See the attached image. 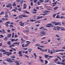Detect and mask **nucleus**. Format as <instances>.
Returning <instances> with one entry per match:
<instances>
[{
    "label": "nucleus",
    "instance_id": "18",
    "mask_svg": "<svg viewBox=\"0 0 65 65\" xmlns=\"http://www.w3.org/2000/svg\"><path fill=\"white\" fill-rule=\"evenodd\" d=\"M52 4H53L52 5L53 6H55L57 4H56V3H52Z\"/></svg>",
    "mask_w": 65,
    "mask_h": 65
},
{
    "label": "nucleus",
    "instance_id": "13",
    "mask_svg": "<svg viewBox=\"0 0 65 65\" xmlns=\"http://www.w3.org/2000/svg\"><path fill=\"white\" fill-rule=\"evenodd\" d=\"M0 51L1 52H6V51H5V50H3L2 49H1L0 50Z\"/></svg>",
    "mask_w": 65,
    "mask_h": 65
},
{
    "label": "nucleus",
    "instance_id": "44",
    "mask_svg": "<svg viewBox=\"0 0 65 65\" xmlns=\"http://www.w3.org/2000/svg\"><path fill=\"white\" fill-rule=\"evenodd\" d=\"M37 48H38V50H42L41 48L39 47H38Z\"/></svg>",
    "mask_w": 65,
    "mask_h": 65
},
{
    "label": "nucleus",
    "instance_id": "17",
    "mask_svg": "<svg viewBox=\"0 0 65 65\" xmlns=\"http://www.w3.org/2000/svg\"><path fill=\"white\" fill-rule=\"evenodd\" d=\"M4 11H2L0 13V15H2V14H4Z\"/></svg>",
    "mask_w": 65,
    "mask_h": 65
},
{
    "label": "nucleus",
    "instance_id": "14",
    "mask_svg": "<svg viewBox=\"0 0 65 65\" xmlns=\"http://www.w3.org/2000/svg\"><path fill=\"white\" fill-rule=\"evenodd\" d=\"M62 51H64V50H58V51L56 50L55 51V52H61Z\"/></svg>",
    "mask_w": 65,
    "mask_h": 65
},
{
    "label": "nucleus",
    "instance_id": "38",
    "mask_svg": "<svg viewBox=\"0 0 65 65\" xmlns=\"http://www.w3.org/2000/svg\"><path fill=\"white\" fill-rule=\"evenodd\" d=\"M55 36L56 37H60V36H59L58 35H55Z\"/></svg>",
    "mask_w": 65,
    "mask_h": 65
},
{
    "label": "nucleus",
    "instance_id": "63",
    "mask_svg": "<svg viewBox=\"0 0 65 65\" xmlns=\"http://www.w3.org/2000/svg\"><path fill=\"white\" fill-rule=\"evenodd\" d=\"M11 41H14L15 40V39H12L11 40Z\"/></svg>",
    "mask_w": 65,
    "mask_h": 65
},
{
    "label": "nucleus",
    "instance_id": "62",
    "mask_svg": "<svg viewBox=\"0 0 65 65\" xmlns=\"http://www.w3.org/2000/svg\"><path fill=\"white\" fill-rule=\"evenodd\" d=\"M37 23H40V21H38L37 22Z\"/></svg>",
    "mask_w": 65,
    "mask_h": 65
},
{
    "label": "nucleus",
    "instance_id": "27",
    "mask_svg": "<svg viewBox=\"0 0 65 65\" xmlns=\"http://www.w3.org/2000/svg\"><path fill=\"white\" fill-rule=\"evenodd\" d=\"M26 42H28L27 44H28V45H29V44H30V42L28 41H26Z\"/></svg>",
    "mask_w": 65,
    "mask_h": 65
},
{
    "label": "nucleus",
    "instance_id": "54",
    "mask_svg": "<svg viewBox=\"0 0 65 65\" xmlns=\"http://www.w3.org/2000/svg\"><path fill=\"white\" fill-rule=\"evenodd\" d=\"M61 30L62 31H65V29L64 28H61Z\"/></svg>",
    "mask_w": 65,
    "mask_h": 65
},
{
    "label": "nucleus",
    "instance_id": "39",
    "mask_svg": "<svg viewBox=\"0 0 65 65\" xmlns=\"http://www.w3.org/2000/svg\"><path fill=\"white\" fill-rule=\"evenodd\" d=\"M39 1L40 2H41V3H42V2H44V1L41 0H39Z\"/></svg>",
    "mask_w": 65,
    "mask_h": 65
},
{
    "label": "nucleus",
    "instance_id": "58",
    "mask_svg": "<svg viewBox=\"0 0 65 65\" xmlns=\"http://www.w3.org/2000/svg\"><path fill=\"white\" fill-rule=\"evenodd\" d=\"M7 13H8L6 12H5V15H6L7 14Z\"/></svg>",
    "mask_w": 65,
    "mask_h": 65
},
{
    "label": "nucleus",
    "instance_id": "5",
    "mask_svg": "<svg viewBox=\"0 0 65 65\" xmlns=\"http://www.w3.org/2000/svg\"><path fill=\"white\" fill-rule=\"evenodd\" d=\"M7 62H10V63H12L14 62V61L11 60V59L10 58H7Z\"/></svg>",
    "mask_w": 65,
    "mask_h": 65
},
{
    "label": "nucleus",
    "instance_id": "3",
    "mask_svg": "<svg viewBox=\"0 0 65 65\" xmlns=\"http://www.w3.org/2000/svg\"><path fill=\"white\" fill-rule=\"evenodd\" d=\"M45 26L48 28H51L53 26V25L52 23H49L47 24V25H45Z\"/></svg>",
    "mask_w": 65,
    "mask_h": 65
},
{
    "label": "nucleus",
    "instance_id": "12",
    "mask_svg": "<svg viewBox=\"0 0 65 65\" xmlns=\"http://www.w3.org/2000/svg\"><path fill=\"white\" fill-rule=\"evenodd\" d=\"M24 7H23V8L24 9H26V8H27V5L26 4H24Z\"/></svg>",
    "mask_w": 65,
    "mask_h": 65
},
{
    "label": "nucleus",
    "instance_id": "2",
    "mask_svg": "<svg viewBox=\"0 0 65 65\" xmlns=\"http://www.w3.org/2000/svg\"><path fill=\"white\" fill-rule=\"evenodd\" d=\"M23 18H28V16L26 15L25 14H24L23 15H20V16L18 17V18H20V19H22L23 18Z\"/></svg>",
    "mask_w": 65,
    "mask_h": 65
},
{
    "label": "nucleus",
    "instance_id": "56",
    "mask_svg": "<svg viewBox=\"0 0 65 65\" xmlns=\"http://www.w3.org/2000/svg\"><path fill=\"white\" fill-rule=\"evenodd\" d=\"M40 25V24H38L36 25V27H38V26H39Z\"/></svg>",
    "mask_w": 65,
    "mask_h": 65
},
{
    "label": "nucleus",
    "instance_id": "36",
    "mask_svg": "<svg viewBox=\"0 0 65 65\" xmlns=\"http://www.w3.org/2000/svg\"><path fill=\"white\" fill-rule=\"evenodd\" d=\"M56 14H54L53 15V18H55V17L56 16Z\"/></svg>",
    "mask_w": 65,
    "mask_h": 65
},
{
    "label": "nucleus",
    "instance_id": "7",
    "mask_svg": "<svg viewBox=\"0 0 65 65\" xmlns=\"http://www.w3.org/2000/svg\"><path fill=\"white\" fill-rule=\"evenodd\" d=\"M22 52L21 51H19V53L18 54H19L20 56H22L23 55H22Z\"/></svg>",
    "mask_w": 65,
    "mask_h": 65
},
{
    "label": "nucleus",
    "instance_id": "37",
    "mask_svg": "<svg viewBox=\"0 0 65 65\" xmlns=\"http://www.w3.org/2000/svg\"><path fill=\"white\" fill-rule=\"evenodd\" d=\"M37 4H38V5H40V2H37Z\"/></svg>",
    "mask_w": 65,
    "mask_h": 65
},
{
    "label": "nucleus",
    "instance_id": "15",
    "mask_svg": "<svg viewBox=\"0 0 65 65\" xmlns=\"http://www.w3.org/2000/svg\"><path fill=\"white\" fill-rule=\"evenodd\" d=\"M8 53L6 54L8 56H9V55H12V53L11 52H8Z\"/></svg>",
    "mask_w": 65,
    "mask_h": 65
},
{
    "label": "nucleus",
    "instance_id": "8",
    "mask_svg": "<svg viewBox=\"0 0 65 65\" xmlns=\"http://www.w3.org/2000/svg\"><path fill=\"white\" fill-rule=\"evenodd\" d=\"M12 6V4H8V5H7L6 6V7L8 8L10 7H11V6Z\"/></svg>",
    "mask_w": 65,
    "mask_h": 65
},
{
    "label": "nucleus",
    "instance_id": "59",
    "mask_svg": "<svg viewBox=\"0 0 65 65\" xmlns=\"http://www.w3.org/2000/svg\"><path fill=\"white\" fill-rule=\"evenodd\" d=\"M26 32H29V30L27 29V30H26Z\"/></svg>",
    "mask_w": 65,
    "mask_h": 65
},
{
    "label": "nucleus",
    "instance_id": "50",
    "mask_svg": "<svg viewBox=\"0 0 65 65\" xmlns=\"http://www.w3.org/2000/svg\"><path fill=\"white\" fill-rule=\"evenodd\" d=\"M2 20L3 21H5V19L4 18H3L2 19Z\"/></svg>",
    "mask_w": 65,
    "mask_h": 65
},
{
    "label": "nucleus",
    "instance_id": "40",
    "mask_svg": "<svg viewBox=\"0 0 65 65\" xmlns=\"http://www.w3.org/2000/svg\"><path fill=\"white\" fill-rule=\"evenodd\" d=\"M8 15L7 14L5 15V18H8Z\"/></svg>",
    "mask_w": 65,
    "mask_h": 65
},
{
    "label": "nucleus",
    "instance_id": "48",
    "mask_svg": "<svg viewBox=\"0 0 65 65\" xmlns=\"http://www.w3.org/2000/svg\"><path fill=\"white\" fill-rule=\"evenodd\" d=\"M10 23V21H9L7 22L6 23H7V24H9Z\"/></svg>",
    "mask_w": 65,
    "mask_h": 65
},
{
    "label": "nucleus",
    "instance_id": "11",
    "mask_svg": "<svg viewBox=\"0 0 65 65\" xmlns=\"http://www.w3.org/2000/svg\"><path fill=\"white\" fill-rule=\"evenodd\" d=\"M20 42H15V43H14L13 44H17V45H19L20 44Z\"/></svg>",
    "mask_w": 65,
    "mask_h": 65
},
{
    "label": "nucleus",
    "instance_id": "46",
    "mask_svg": "<svg viewBox=\"0 0 65 65\" xmlns=\"http://www.w3.org/2000/svg\"><path fill=\"white\" fill-rule=\"evenodd\" d=\"M22 46L23 47H24L25 46L24 45V44H23L22 45Z\"/></svg>",
    "mask_w": 65,
    "mask_h": 65
},
{
    "label": "nucleus",
    "instance_id": "6",
    "mask_svg": "<svg viewBox=\"0 0 65 65\" xmlns=\"http://www.w3.org/2000/svg\"><path fill=\"white\" fill-rule=\"evenodd\" d=\"M21 41H22V42H21V44H22V43H24L25 41H26V40L23 39L21 38Z\"/></svg>",
    "mask_w": 65,
    "mask_h": 65
},
{
    "label": "nucleus",
    "instance_id": "9",
    "mask_svg": "<svg viewBox=\"0 0 65 65\" xmlns=\"http://www.w3.org/2000/svg\"><path fill=\"white\" fill-rule=\"evenodd\" d=\"M24 13H27V14H29L30 13L29 12H28L27 11H22Z\"/></svg>",
    "mask_w": 65,
    "mask_h": 65
},
{
    "label": "nucleus",
    "instance_id": "31",
    "mask_svg": "<svg viewBox=\"0 0 65 65\" xmlns=\"http://www.w3.org/2000/svg\"><path fill=\"white\" fill-rule=\"evenodd\" d=\"M9 27L10 28H13V25H10Z\"/></svg>",
    "mask_w": 65,
    "mask_h": 65
},
{
    "label": "nucleus",
    "instance_id": "10",
    "mask_svg": "<svg viewBox=\"0 0 65 65\" xmlns=\"http://www.w3.org/2000/svg\"><path fill=\"white\" fill-rule=\"evenodd\" d=\"M14 63H16L17 65H20V63H19V62H18V61H14Z\"/></svg>",
    "mask_w": 65,
    "mask_h": 65
},
{
    "label": "nucleus",
    "instance_id": "21",
    "mask_svg": "<svg viewBox=\"0 0 65 65\" xmlns=\"http://www.w3.org/2000/svg\"><path fill=\"white\" fill-rule=\"evenodd\" d=\"M7 43L8 45H10V44H11L10 43V41H8L7 42Z\"/></svg>",
    "mask_w": 65,
    "mask_h": 65
},
{
    "label": "nucleus",
    "instance_id": "19",
    "mask_svg": "<svg viewBox=\"0 0 65 65\" xmlns=\"http://www.w3.org/2000/svg\"><path fill=\"white\" fill-rule=\"evenodd\" d=\"M5 25L6 27H8V24H7V23H5Z\"/></svg>",
    "mask_w": 65,
    "mask_h": 65
},
{
    "label": "nucleus",
    "instance_id": "22",
    "mask_svg": "<svg viewBox=\"0 0 65 65\" xmlns=\"http://www.w3.org/2000/svg\"><path fill=\"white\" fill-rule=\"evenodd\" d=\"M32 51V50L31 49H29L28 50V52H29V53H30L31 52V51Z\"/></svg>",
    "mask_w": 65,
    "mask_h": 65
},
{
    "label": "nucleus",
    "instance_id": "26",
    "mask_svg": "<svg viewBox=\"0 0 65 65\" xmlns=\"http://www.w3.org/2000/svg\"><path fill=\"white\" fill-rule=\"evenodd\" d=\"M2 31H3L4 32H3L2 33V34H4V33H6V32H5V30H4V29H2Z\"/></svg>",
    "mask_w": 65,
    "mask_h": 65
},
{
    "label": "nucleus",
    "instance_id": "43",
    "mask_svg": "<svg viewBox=\"0 0 65 65\" xmlns=\"http://www.w3.org/2000/svg\"><path fill=\"white\" fill-rule=\"evenodd\" d=\"M37 1H38V0H35L34 1V3H36Z\"/></svg>",
    "mask_w": 65,
    "mask_h": 65
},
{
    "label": "nucleus",
    "instance_id": "52",
    "mask_svg": "<svg viewBox=\"0 0 65 65\" xmlns=\"http://www.w3.org/2000/svg\"><path fill=\"white\" fill-rule=\"evenodd\" d=\"M45 2L46 3L48 2H49V0H45Z\"/></svg>",
    "mask_w": 65,
    "mask_h": 65
},
{
    "label": "nucleus",
    "instance_id": "4",
    "mask_svg": "<svg viewBox=\"0 0 65 65\" xmlns=\"http://www.w3.org/2000/svg\"><path fill=\"white\" fill-rule=\"evenodd\" d=\"M40 34L41 36H43V35H44L46 34V33L45 31H42L40 32Z\"/></svg>",
    "mask_w": 65,
    "mask_h": 65
},
{
    "label": "nucleus",
    "instance_id": "57",
    "mask_svg": "<svg viewBox=\"0 0 65 65\" xmlns=\"http://www.w3.org/2000/svg\"><path fill=\"white\" fill-rule=\"evenodd\" d=\"M11 48L12 50H14V51H16V50H15V49H14L12 48Z\"/></svg>",
    "mask_w": 65,
    "mask_h": 65
},
{
    "label": "nucleus",
    "instance_id": "16",
    "mask_svg": "<svg viewBox=\"0 0 65 65\" xmlns=\"http://www.w3.org/2000/svg\"><path fill=\"white\" fill-rule=\"evenodd\" d=\"M39 61H40L41 62V63H43V60L42 59H40L39 60Z\"/></svg>",
    "mask_w": 65,
    "mask_h": 65
},
{
    "label": "nucleus",
    "instance_id": "32",
    "mask_svg": "<svg viewBox=\"0 0 65 65\" xmlns=\"http://www.w3.org/2000/svg\"><path fill=\"white\" fill-rule=\"evenodd\" d=\"M58 8V7H55L54 8V10H56V9H57Z\"/></svg>",
    "mask_w": 65,
    "mask_h": 65
},
{
    "label": "nucleus",
    "instance_id": "25",
    "mask_svg": "<svg viewBox=\"0 0 65 65\" xmlns=\"http://www.w3.org/2000/svg\"><path fill=\"white\" fill-rule=\"evenodd\" d=\"M45 65H46V64L47 63H48V61H47V60H45Z\"/></svg>",
    "mask_w": 65,
    "mask_h": 65
},
{
    "label": "nucleus",
    "instance_id": "30",
    "mask_svg": "<svg viewBox=\"0 0 65 65\" xmlns=\"http://www.w3.org/2000/svg\"><path fill=\"white\" fill-rule=\"evenodd\" d=\"M10 58H15L16 57H15V56H11Z\"/></svg>",
    "mask_w": 65,
    "mask_h": 65
},
{
    "label": "nucleus",
    "instance_id": "35",
    "mask_svg": "<svg viewBox=\"0 0 65 65\" xmlns=\"http://www.w3.org/2000/svg\"><path fill=\"white\" fill-rule=\"evenodd\" d=\"M50 11H49V10H46L45 11V12H46V13H47V12H50Z\"/></svg>",
    "mask_w": 65,
    "mask_h": 65
},
{
    "label": "nucleus",
    "instance_id": "20",
    "mask_svg": "<svg viewBox=\"0 0 65 65\" xmlns=\"http://www.w3.org/2000/svg\"><path fill=\"white\" fill-rule=\"evenodd\" d=\"M12 6H16V4H15V2H14L13 3V4Z\"/></svg>",
    "mask_w": 65,
    "mask_h": 65
},
{
    "label": "nucleus",
    "instance_id": "47",
    "mask_svg": "<svg viewBox=\"0 0 65 65\" xmlns=\"http://www.w3.org/2000/svg\"><path fill=\"white\" fill-rule=\"evenodd\" d=\"M21 8H19L18 9V10L19 11H21Z\"/></svg>",
    "mask_w": 65,
    "mask_h": 65
},
{
    "label": "nucleus",
    "instance_id": "45",
    "mask_svg": "<svg viewBox=\"0 0 65 65\" xmlns=\"http://www.w3.org/2000/svg\"><path fill=\"white\" fill-rule=\"evenodd\" d=\"M1 36V38H3V37H4V36H3V35H0Z\"/></svg>",
    "mask_w": 65,
    "mask_h": 65
},
{
    "label": "nucleus",
    "instance_id": "24",
    "mask_svg": "<svg viewBox=\"0 0 65 65\" xmlns=\"http://www.w3.org/2000/svg\"><path fill=\"white\" fill-rule=\"evenodd\" d=\"M24 24H25V23H22L20 25V26H24Z\"/></svg>",
    "mask_w": 65,
    "mask_h": 65
},
{
    "label": "nucleus",
    "instance_id": "49",
    "mask_svg": "<svg viewBox=\"0 0 65 65\" xmlns=\"http://www.w3.org/2000/svg\"><path fill=\"white\" fill-rule=\"evenodd\" d=\"M62 62H63V63H65V59H63L62 60Z\"/></svg>",
    "mask_w": 65,
    "mask_h": 65
},
{
    "label": "nucleus",
    "instance_id": "42",
    "mask_svg": "<svg viewBox=\"0 0 65 65\" xmlns=\"http://www.w3.org/2000/svg\"><path fill=\"white\" fill-rule=\"evenodd\" d=\"M60 18L62 19H63V18L65 19V17L63 16V17L61 16L60 17Z\"/></svg>",
    "mask_w": 65,
    "mask_h": 65
},
{
    "label": "nucleus",
    "instance_id": "60",
    "mask_svg": "<svg viewBox=\"0 0 65 65\" xmlns=\"http://www.w3.org/2000/svg\"><path fill=\"white\" fill-rule=\"evenodd\" d=\"M33 10L34 11H36L37 10L36 9H34Z\"/></svg>",
    "mask_w": 65,
    "mask_h": 65
},
{
    "label": "nucleus",
    "instance_id": "29",
    "mask_svg": "<svg viewBox=\"0 0 65 65\" xmlns=\"http://www.w3.org/2000/svg\"><path fill=\"white\" fill-rule=\"evenodd\" d=\"M11 34H9L8 35V38L10 37H11Z\"/></svg>",
    "mask_w": 65,
    "mask_h": 65
},
{
    "label": "nucleus",
    "instance_id": "51",
    "mask_svg": "<svg viewBox=\"0 0 65 65\" xmlns=\"http://www.w3.org/2000/svg\"><path fill=\"white\" fill-rule=\"evenodd\" d=\"M28 45L27 44H26L25 45V47H27V46H28Z\"/></svg>",
    "mask_w": 65,
    "mask_h": 65
},
{
    "label": "nucleus",
    "instance_id": "64",
    "mask_svg": "<svg viewBox=\"0 0 65 65\" xmlns=\"http://www.w3.org/2000/svg\"><path fill=\"white\" fill-rule=\"evenodd\" d=\"M59 15H57V16L56 17V18H57V19L58 18H59Z\"/></svg>",
    "mask_w": 65,
    "mask_h": 65
},
{
    "label": "nucleus",
    "instance_id": "55",
    "mask_svg": "<svg viewBox=\"0 0 65 65\" xmlns=\"http://www.w3.org/2000/svg\"><path fill=\"white\" fill-rule=\"evenodd\" d=\"M2 42H1L0 43V46H1L2 45Z\"/></svg>",
    "mask_w": 65,
    "mask_h": 65
},
{
    "label": "nucleus",
    "instance_id": "41",
    "mask_svg": "<svg viewBox=\"0 0 65 65\" xmlns=\"http://www.w3.org/2000/svg\"><path fill=\"white\" fill-rule=\"evenodd\" d=\"M58 61V58H56L55 60V62H57V61Z\"/></svg>",
    "mask_w": 65,
    "mask_h": 65
},
{
    "label": "nucleus",
    "instance_id": "61",
    "mask_svg": "<svg viewBox=\"0 0 65 65\" xmlns=\"http://www.w3.org/2000/svg\"><path fill=\"white\" fill-rule=\"evenodd\" d=\"M41 51H42V52H44V50H41Z\"/></svg>",
    "mask_w": 65,
    "mask_h": 65
},
{
    "label": "nucleus",
    "instance_id": "33",
    "mask_svg": "<svg viewBox=\"0 0 65 65\" xmlns=\"http://www.w3.org/2000/svg\"><path fill=\"white\" fill-rule=\"evenodd\" d=\"M34 56L35 57V58L36 59V58L37 57L36 56V54L34 53Z\"/></svg>",
    "mask_w": 65,
    "mask_h": 65
},
{
    "label": "nucleus",
    "instance_id": "23",
    "mask_svg": "<svg viewBox=\"0 0 65 65\" xmlns=\"http://www.w3.org/2000/svg\"><path fill=\"white\" fill-rule=\"evenodd\" d=\"M4 39L5 40V41H6L7 40V37H5Z\"/></svg>",
    "mask_w": 65,
    "mask_h": 65
},
{
    "label": "nucleus",
    "instance_id": "34",
    "mask_svg": "<svg viewBox=\"0 0 65 65\" xmlns=\"http://www.w3.org/2000/svg\"><path fill=\"white\" fill-rule=\"evenodd\" d=\"M48 57H49V56L47 55H45V58H47Z\"/></svg>",
    "mask_w": 65,
    "mask_h": 65
},
{
    "label": "nucleus",
    "instance_id": "1",
    "mask_svg": "<svg viewBox=\"0 0 65 65\" xmlns=\"http://www.w3.org/2000/svg\"><path fill=\"white\" fill-rule=\"evenodd\" d=\"M52 23L53 24V25H55V26H57L59 25V26H61V24L59 22H56L55 21L52 22Z\"/></svg>",
    "mask_w": 65,
    "mask_h": 65
},
{
    "label": "nucleus",
    "instance_id": "53",
    "mask_svg": "<svg viewBox=\"0 0 65 65\" xmlns=\"http://www.w3.org/2000/svg\"><path fill=\"white\" fill-rule=\"evenodd\" d=\"M36 46H39V44H36Z\"/></svg>",
    "mask_w": 65,
    "mask_h": 65
},
{
    "label": "nucleus",
    "instance_id": "28",
    "mask_svg": "<svg viewBox=\"0 0 65 65\" xmlns=\"http://www.w3.org/2000/svg\"><path fill=\"white\" fill-rule=\"evenodd\" d=\"M24 2V1L22 0V1H20V4H23V3Z\"/></svg>",
    "mask_w": 65,
    "mask_h": 65
}]
</instances>
